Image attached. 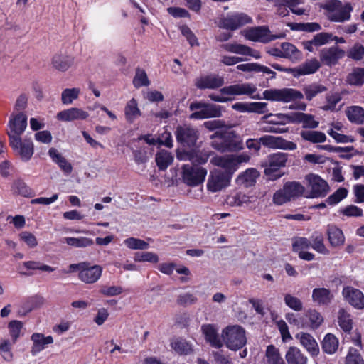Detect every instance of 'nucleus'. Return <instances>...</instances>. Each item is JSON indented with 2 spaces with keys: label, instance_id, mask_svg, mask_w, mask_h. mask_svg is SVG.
<instances>
[{
  "label": "nucleus",
  "instance_id": "42",
  "mask_svg": "<svg viewBox=\"0 0 364 364\" xmlns=\"http://www.w3.org/2000/svg\"><path fill=\"white\" fill-rule=\"evenodd\" d=\"M326 90V87L319 83H312L310 85H306L303 87L306 99L311 101L318 94L322 93Z\"/></svg>",
  "mask_w": 364,
  "mask_h": 364
},
{
  "label": "nucleus",
  "instance_id": "35",
  "mask_svg": "<svg viewBox=\"0 0 364 364\" xmlns=\"http://www.w3.org/2000/svg\"><path fill=\"white\" fill-rule=\"evenodd\" d=\"M328 239L331 246L338 247L343 245L345 237L341 229L335 225H328L327 229Z\"/></svg>",
  "mask_w": 364,
  "mask_h": 364
},
{
  "label": "nucleus",
  "instance_id": "9",
  "mask_svg": "<svg viewBox=\"0 0 364 364\" xmlns=\"http://www.w3.org/2000/svg\"><path fill=\"white\" fill-rule=\"evenodd\" d=\"M207 175V170L203 167L190 164L182 166V179L188 186H197L203 183Z\"/></svg>",
  "mask_w": 364,
  "mask_h": 364
},
{
  "label": "nucleus",
  "instance_id": "16",
  "mask_svg": "<svg viewBox=\"0 0 364 364\" xmlns=\"http://www.w3.org/2000/svg\"><path fill=\"white\" fill-rule=\"evenodd\" d=\"M225 83L223 77L215 74L203 75L195 80V86L200 90H215L222 87Z\"/></svg>",
  "mask_w": 364,
  "mask_h": 364
},
{
  "label": "nucleus",
  "instance_id": "25",
  "mask_svg": "<svg viewBox=\"0 0 364 364\" xmlns=\"http://www.w3.org/2000/svg\"><path fill=\"white\" fill-rule=\"evenodd\" d=\"M88 117L89 114L83 109L72 107L58 112L56 117L60 121L70 122L86 119Z\"/></svg>",
  "mask_w": 364,
  "mask_h": 364
},
{
  "label": "nucleus",
  "instance_id": "21",
  "mask_svg": "<svg viewBox=\"0 0 364 364\" xmlns=\"http://www.w3.org/2000/svg\"><path fill=\"white\" fill-rule=\"evenodd\" d=\"M222 48L230 53L251 56L255 59H259L261 58V55L259 51L243 44H239L237 43H226L222 45Z\"/></svg>",
  "mask_w": 364,
  "mask_h": 364
},
{
  "label": "nucleus",
  "instance_id": "20",
  "mask_svg": "<svg viewBox=\"0 0 364 364\" xmlns=\"http://www.w3.org/2000/svg\"><path fill=\"white\" fill-rule=\"evenodd\" d=\"M102 273V268L100 265L90 266L85 262V267L79 272V279L86 284H93L99 280Z\"/></svg>",
  "mask_w": 364,
  "mask_h": 364
},
{
  "label": "nucleus",
  "instance_id": "48",
  "mask_svg": "<svg viewBox=\"0 0 364 364\" xmlns=\"http://www.w3.org/2000/svg\"><path fill=\"white\" fill-rule=\"evenodd\" d=\"M173 160V156L167 151H161L156 154V162L160 170L166 169Z\"/></svg>",
  "mask_w": 364,
  "mask_h": 364
},
{
  "label": "nucleus",
  "instance_id": "3",
  "mask_svg": "<svg viewBox=\"0 0 364 364\" xmlns=\"http://www.w3.org/2000/svg\"><path fill=\"white\" fill-rule=\"evenodd\" d=\"M221 338L223 345L231 350H237L247 343L245 331L238 325L228 326L223 328Z\"/></svg>",
  "mask_w": 364,
  "mask_h": 364
},
{
  "label": "nucleus",
  "instance_id": "36",
  "mask_svg": "<svg viewBox=\"0 0 364 364\" xmlns=\"http://www.w3.org/2000/svg\"><path fill=\"white\" fill-rule=\"evenodd\" d=\"M282 49V58L289 59L292 62H298L302 58V54L296 46L290 43H282L281 44Z\"/></svg>",
  "mask_w": 364,
  "mask_h": 364
},
{
  "label": "nucleus",
  "instance_id": "43",
  "mask_svg": "<svg viewBox=\"0 0 364 364\" xmlns=\"http://www.w3.org/2000/svg\"><path fill=\"white\" fill-rule=\"evenodd\" d=\"M311 246L312 248L323 255H328L329 251L323 243V236L321 233L315 232L311 237Z\"/></svg>",
  "mask_w": 364,
  "mask_h": 364
},
{
  "label": "nucleus",
  "instance_id": "59",
  "mask_svg": "<svg viewBox=\"0 0 364 364\" xmlns=\"http://www.w3.org/2000/svg\"><path fill=\"white\" fill-rule=\"evenodd\" d=\"M249 202V197L242 193H237L227 198V203L231 206H241Z\"/></svg>",
  "mask_w": 364,
  "mask_h": 364
},
{
  "label": "nucleus",
  "instance_id": "33",
  "mask_svg": "<svg viewBox=\"0 0 364 364\" xmlns=\"http://www.w3.org/2000/svg\"><path fill=\"white\" fill-rule=\"evenodd\" d=\"M14 150L16 151L23 161L30 160L33 154V144L31 140H24L22 141L20 137V144L14 147L11 146Z\"/></svg>",
  "mask_w": 364,
  "mask_h": 364
},
{
  "label": "nucleus",
  "instance_id": "60",
  "mask_svg": "<svg viewBox=\"0 0 364 364\" xmlns=\"http://www.w3.org/2000/svg\"><path fill=\"white\" fill-rule=\"evenodd\" d=\"M345 364H364V360L357 349L350 348Z\"/></svg>",
  "mask_w": 364,
  "mask_h": 364
},
{
  "label": "nucleus",
  "instance_id": "30",
  "mask_svg": "<svg viewBox=\"0 0 364 364\" xmlns=\"http://www.w3.org/2000/svg\"><path fill=\"white\" fill-rule=\"evenodd\" d=\"M210 163L214 166L223 168L230 174L237 170L232 155L216 156L210 159Z\"/></svg>",
  "mask_w": 364,
  "mask_h": 364
},
{
  "label": "nucleus",
  "instance_id": "64",
  "mask_svg": "<svg viewBox=\"0 0 364 364\" xmlns=\"http://www.w3.org/2000/svg\"><path fill=\"white\" fill-rule=\"evenodd\" d=\"M123 291V289L120 286H102L100 293L106 296H114L119 295Z\"/></svg>",
  "mask_w": 364,
  "mask_h": 364
},
{
  "label": "nucleus",
  "instance_id": "50",
  "mask_svg": "<svg viewBox=\"0 0 364 364\" xmlns=\"http://www.w3.org/2000/svg\"><path fill=\"white\" fill-rule=\"evenodd\" d=\"M80 93V89L77 87L66 88L61 93V102L63 105H70L77 100Z\"/></svg>",
  "mask_w": 364,
  "mask_h": 364
},
{
  "label": "nucleus",
  "instance_id": "22",
  "mask_svg": "<svg viewBox=\"0 0 364 364\" xmlns=\"http://www.w3.org/2000/svg\"><path fill=\"white\" fill-rule=\"evenodd\" d=\"M342 294L345 299L358 309L364 308V295L358 289L350 287L343 288Z\"/></svg>",
  "mask_w": 364,
  "mask_h": 364
},
{
  "label": "nucleus",
  "instance_id": "56",
  "mask_svg": "<svg viewBox=\"0 0 364 364\" xmlns=\"http://www.w3.org/2000/svg\"><path fill=\"white\" fill-rule=\"evenodd\" d=\"M134 259L135 262H149L151 263H157L159 257L156 253L151 252H138L134 254Z\"/></svg>",
  "mask_w": 364,
  "mask_h": 364
},
{
  "label": "nucleus",
  "instance_id": "34",
  "mask_svg": "<svg viewBox=\"0 0 364 364\" xmlns=\"http://www.w3.org/2000/svg\"><path fill=\"white\" fill-rule=\"evenodd\" d=\"M300 136L303 140L312 144L323 143L326 140L325 133L313 129L301 130L300 132Z\"/></svg>",
  "mask_w": 364,
  "mask_h": 364
},
{
  "label": "nucleus",
  "instance_id": "29",
  "mask_svg": "<svg viewBox=\"0 0 364 364\" xmlns=\"http://www.w3.org/2000/svg\"><path fill=\"white\" fill-rule=\"evenodd\" d=\"M296 338L299 340L301 346L306 348L311 355H318L319 353V347L311 335L306 333H300L296 334Z\"/></svg>",
  "mask_w": 364,
  "mask_h": 364
},
{
  "label": "nucleus",
  "instance_id": "57",
  "mask_svg": "<svg viewBox=\"0 0 364 364\" xmlns=\"http://www.w3.org/2000/svg\"><path fill=\"white\" fill-rule=\"evenodd\" d=\"M23 323L20 321L14 320L9 323L8 328L13 343H15L20 336Z\"/></svg>",
  "mask_w": 364,
  "mask_h": 364
},
{
  "label": "nucleus",
  "instance_id": "37",
  "mask_svg": "<svg viewBox=\"0 0 364 364\" xmlns=\"http://www.w3.org/2000/svg\"><path fill=\"white\" fill-rule=\"evenodd\" d=\"M48 154L52 160L55 162L59 167L66 173L70 174L72 172L73 167L69 163L55 148H51L48 151Z\"/></svg>",
  "mask_w": 364,
  "mask_h": 364
},
{
  "label": "nucleus",
  "instance_id": "53",
  "mask_svg": "<svg viewBox=\"0 0 364 364\" xmlns=\"http://www.w3.org/2000/svg\"><path fill=\"white\" fill-rule=\"evenodd\" d=\"M65 242L70 246L75 247H86L93 244L92 239L85 237H68L64 238Z\"/></svg>",
  "mask_w": 364,
  "mask_h": 364
},
{
  "label": "nucleus",
  "instance_id": "12",
  "mask_svg": "<svg viewBox=\"0 0 364 364\" xmlns=\"http://www.w3.org/2000/svg\"><path fill=\"white\" fill-rule=\"evenodd\" d=\"M259 141L263 146L270 149L292 151L297 148L294 142L287 141L281 136L264 135L259 138Z\"/></svg>",
  "mask_w": 364,
  "mask_h": 364
},
{
  "label": "nucleus",
  "instance_id": "62",
  "mask_svg": "<svg viewBox=\"0 0 364 364\" xmlns=\"http://www.w3.org/2000/svg\"><path fill=\"white\" fill-rule=\"evenodd\" d=\"M285 318L290 324L298 328H306L308 326L304 317H299L294 313H287L285 315Z\"/></svg>",
  "mask_w": 364,
  "mask_h": 364
},
{
  "label": "nucleus",
  "instance_id": "47",
  "mask_svg": "<svg viewBox=\"0 0 364 364\" xmlns=\"http://www.w3.org/2000/svg\"><path fill=\"white\" fill-rule=\"evenodd\" d=\"M305 317L309 320V322L305 321L311 328H317L323 322V319L319 312L315 309H309L305 314Z\"/></svg>",
  "mask_w": 364,
  "mask_h": 364
},
{
  "label": "nucleus",
  "instance_id": "19",
  "mask_svg": "<svg viewBox=\"0 0 364 364\" xmlns=\"http://www.w3.org/2000/svg\"><path fill=\"white\" fill-rule=\"evenodd\" d=\"M257 90V87L255 85L251 83H241L235 84L224 87L220 90V92L222 95H251L255 93Z\"/></svg>",
  "mask_w": 364,
  "mask_h": 364
},
{
  "label": "nucleus",
  "instance_id": "7",
  "mask_svg": "<svg viewBox=\"0 0 364 364\" xmlns=\"http://www.w3.org/2000/svg\"><path fill=\"white\" fill-rule=\"evenodd\" d=\"M9 131L8 135L11 146L16 147L20 144V137L27 127V117L21 112L11 118L9 122Z\"/></svg>",
  "mask_w": 364,
  "mask_h": 364
},
{
  "label": "nucleus",
  "instance_id": "27",
  "mask_svg": "<svg viewBox=\"0 0 364 364\" xmlns=\"http://www.w3.org/2000/svg\"><path fill=\"white\" fill-rule=\"evenodd\" d=\"M333 298L334 296L329 289L318 287L312 291V301L318 306H328Z\"/></svg>",
  "mask_w": 364,
  "mask_h": 364
},
{
  "label": "nucleus",
  "instance_id": "45",
  "mask_svg": "<svg viewBox=\"0 0 364 364\" xmlns=\"http://www.w3.org/2000/svg\"><path fill=\"white\" fill-rule=\"evenodd\" d=\"M347 117L348 119L356 124L364 123V109L358 106H353L348 109Z\"/></svg>",
  "mask_w": 364,
  "mask_h": 364
},
{
  "label": "nucleus",
  "instance_id": "13",
  "mask_svg": "<svg viewBox=\"0 0 364 364\" xmlns=\"http://www.w3.org/2000/svg\"><path fill=\"white\" fill-rule=\"evenodd\" d=\"M306 179L311 189V198L323 197L328 193L329 191L328 183L318 175L309 174L306 176Z\"/></svg>",
  "mask_w": 364,
  "mask_h": 364
},
{
  "label": "nucleus",
  "instance_id": "24",
  "mask_svg": "<svg viewBox=\"0 0 364 364\" xmlns=\"http://www.w3.org/2000/svg\"><path fill=\"white\" fill-rule=\"evenodd\" d=\"M222 116V107L220 105L207 103L202 111H196L190 115L191 119H203Z\"/></svg>",
  "mask_w": 364,
  "mask_h": 364
},
{
  "label": "nucleus",
  "instance_id": "54",
  "mask_svg": "<svg viewBox=\"0 0 364 364\" xmlns=\"http://www.w3.org/2000/svg\"><path fill=\"white\" fill-rule=\"evenodd\" d=\"M149 84L150 81L148 79L145 70L141 68H137L133 79L134 86L136 88H139L142 86H148Z\"/></svg>",
  "mask_w": 364,
  "mask_h": 364
},
{
  "label": "nucleus",
  "instance_id": "28",
  "mask_svg": "<svg viewBox=\"0 0 364 364\" xmlns=\"http://www.w3.org/2000/svg\"><path fill=\"white\" fill-rule=\"evenodd\" d=\"M75 63V58L66 53L55 54L52 58L53 68L60 71L65 72L71 68Z\"/></svg>",
  "mask_w": 364,
  "mask_h": 364
},
{
  "label": "nucleus",
  "instance_id": "4",
  "mask_svg": "<svg viewBox=\"0 0 364 364\" xmlns=\"http://www.w3.org/2000/svg\"><path fill=\"white\" fill-rule=\"evenodd\" d=\"M305 191V188L299 182H286L283 188L277 191L273 195V203L277 205H282L301 196Z\"/></svg>",
  "mask_w": 364,
  "mask_h": 364
},
{
  "label": "nucleus",
  "instance_id": "14",
  "mask_svg": "<svg viewBox=\"0 0 364 364\" xmlns=\"http://www.w3.org/2000/svg\"><path fill=\"white\" fill-rule=\"evenodd\" d=\"M176 135L179 143L188 147L194 146L198 139V130L187 125L178 127Z\"/></svg>",
  "mask_w": 364,
  "mask_h": 364
},
{
  "label": "nucleus",
  "instance_id": "1",
  "mask_svg": "<svg viewBox=\"0 0 364 364\" xmlns=\"http://www.w3.org/2000/svg\"><path fill=\"white\" fill-rule=\"evenodd\" d=\"M211 146L221 152L237 151L243 148L242 140L234 132H217L211 136Z\"/></svg>",
  "mask_w": 364,
  "mask_h": 364
},
{
  "label": "nucleus",
  "instance_id": "8",
  "mask_svg": "<svg viewBox=\"0 0 364 364\" xmlns=\"http://www.w3.org/2000/svg\"><path fill=\"white\" fill-rule=\"evenodd\" d=\"M288 160V154L283 152H277L268 156V164L264 167V173L271 180L279 178L282 174L279 173L281 168L286 166Z\"/></svg>",
  "mask_w": 364,
  "mask_h": 364
},
{
  "label": "nucleus",
  "instance_id": "26",
  "mask_svg": "<svg viewBox=\"0 0 364 364\" xmlns=\"http://www.w3.org/2000/svg\"><path fill=\"white\" fill-rule=\"evenodd\" d=\"M294 113L291 114H267L261 117L259 124L266 123L274 125H285L293 123Z\"/></svg>",
  "mask_w": 364,
  "mask_h": 364
},
{
  "label": "nucleus",
  "instance_id": "10",
  "mask_svg": "<svg viewBox=\"0 0 364 364\" xmlns=\"http://www.w3.org/2000/svg\"><path fill=\"white\" fill-rule=\"evenodd\" d=\"M271 66L279 71L291 74L294 77L301 75H310L316 73L320 68V63L316 58L307 60L299 66L294 68H284L277 63L271 64Z\"/></svg>",
  "mask_w": 364,
  "mask_h": 364
},
{
  "label": "nucleus",
  "instance_id": "44",
  "mask_svg": "<svg viewBox=\"0 0 364 364\" xmlns=\"http://www.w3.org/2000/svg\"><path fill=\"white\" fill-rule=\"evenodd\" d=\"M338 347V341L335 336L328 333L322 342V348L326 353H334Z\"/></svg>",
  "mask_w": 364,
  "mask_h": 364
},
{
  "label": "nucleus",
  "instance_id": "18",
  "mask_svg": "<svg viewBox=\"0 0 364 364\" xmlns=\"http://www.w3.org/2000/svg\"><path fill=\"white\" fill-rule=\"evenodd\" d=\"M201 332L205 341L210 346L215 348H220L223 346L222 339L218 333V328L216 325L205 323L201 326Z\"/></svg>",
  "mask_w": 364,
  "mask_h": 364
},
{
  "label": "nucleus",
  "instance_id": "61",
  "mask_svg": "<svg viewBox=\"0 0 364 364\" xmlns=\"http://www.w3.org/2000/svg\"><path fill=\"white\" fill-rule=\"evenodd\" d=\"M311 246V240L306 237H295L293 240L292 248L294 252L304 251Z\"/></svg>",
  "mask_w": 364,
  "mask_h": 364
},
{
  "label": "nucleus",
  "instance_id": "2",
  "mask_svg": "<svg viewBox=\"0 0 364 364\" xmlns=\"http://www.w3.org/2000/svg\"><path fill=\"white\" fill-rule=\"evenodd\" d=\"M321 8L326 11L327 18L336 23L349 21L353 9L350 3L343 4L339 0H328L322 4Z\"/></svg>",
  "mask_w": 364,
  "mask_h": 364
},
{
  "label": "nucleus",
  "instance_id": "5",
  "mask_svg": "<svg viewBox=\"0 0 364 364\" xmlns=\"http://www.w3.org/2000/svg\"><path fill=\"white\" fill-rule=\"evenodd\" d=\"M304 98V94L293 88L269 89L263 92V99L283 103H289Z\"/></svg>",
  "mask_w": 364,
  "mask_h": 364
},
{
  "label": "nucleus",
  "instance_id": "15",
  "mask_svg": "<svg viewBox=\"0 0 364 364\" xmlns=\"http://www.w3.org/2000/svg\"><path fill=\"white\" fill-rule=\"evenodd\" d=\"M346 52L337 46L326 48L320 52V60L324 65L332 66L345 56Z\"/></svg>",
  "mask_w": 364,
  "mask_h": 364
},
{
  "label": "nucleus",
  "instance_id": "6",
  "mask_svg": "<svg viewBox=\"0 0 364 364\" xmlns=\"http://www.w3.org/2000/svg\"><path fill=\"white\" fill-rule=\"evenodd\" d=\"M241 34L247 39L254 42L267 43L276 39L285 37L284 33L273 35L268 27L264 26H256L244 29Z\"/></svg>",
  "mask_w": 364,
  "mask_h": 364
},
{
  "label": "nucleus",
  "instance_id": "31",
  "mask_svg": "<svg viewBox=\"0 0 364 364\" xmlns=\"http://www.w3.org/2000/svg\"><path fill=\"white\" fill-rule=\"evenodd\" d=\"M293 123L302 124L303 128L314 129L318 127L319 122L314 119V116L304 112L294 113Z\"/></svg>",
  "mask_w": 364,
  "mask_h": 364
},
{
  "label": "nucleus",
  "instance_id": "38",
  "mask_svg": "<svg viewBox=\"0 0 364 364\" xmlns=\"http://www.w3.org/2000/svg\"><path fill=\"white\" fill-rule=\"evenodd\" d=\"M124 114L127 121L132 123L136 118L141 115L137 101L132 98L129 100L124 107Z\"/></svg>",
  "mask_w": 364,
  "mask_h": 364
},
{
  "label": "nucleus",
  "instance_id": "51",
  "mask_svg": "<svg viewBox=\"0 0 364 364\" xmlns=\"http://www.w3.org/2000/svg\"><path fill=\"white\" fill-rule=\"evenodd\" d=\"M338 319L340 327L344 331L349 332L352 329V318L345 309H341L339 310Z\"/></svg>",
  "mask_w": 364,
  "mask_h": 364
},
{
  "label": "nucleus",
  "instance_id": "63",
  "mask_svg": "<svg viewBox=\"0 0 364 364\" xmlns=\"http://www.w3.org/2000/svg\"><path fill=\"white\" fill-rule=\"evenodd\" d=\"M314 46L316 47L321 46L333 41V34L326 32L317 33L314 37Z\"/></svg>",
  "mask_w": 364,
  "mask_h": 364
},
{
  "label": "nucleus",
  "instance_id": "23",
  "mask_svg": "<svg viewBox=\"0 0 364 364\" xmlns=\"http://www.w3.org/2000/svg\"><path fill=\"white\" fill-rule=\"evenodd\" d=\"M31 341L33 345L31 348V353L33 355H37L38 353L44 350L46 346L52 344L54 341L53 336H45L41 333H34L31 336Z\"/></svg>",
  "mask_w": 364,
  "mask_h": 364
},
{
  "label": "nucleus",
  "instance_id": "55",
  "mask_svg": "<svg viewBox=\"0 0 364 364\" xmlns=\"http://www.w3.org/2000/svg\"><path fill=\"white\" fill-rule=\"evenodd\" d=\"M124 245L129 249L132 250H146L149 247V243L143 240L129 237L124 241Z\"/></svg>",
  "mask_w": 364,
  "mask_h": 364
},
{
  "label": "nucleus",
  "instance_id": "41",
  "mask_svg": "<svg viewBox=\"0 0 364 364\" xmlns=\"http://www.w3.org/2000/svg\"><path fill=\"white\" fill-rule=\"evenodd\" d=\"M348 84L355 86H361L364 84V68H355L348 74L346 78Z\"/></svg>",
  "mask_w": 364,
  "mask_h": 364
},
{
  "label": "nucleus",
  "instance_id": "46",
  "mask_svg": "<svg viewBox=\"0 0 364 364\" xmlns=\"http://www.w3.org/2000/svg\"><path fill=\"white\" fill-rule=\"evenodd\" d=\"M13 342L8 339H0V353L2 359L6 362H11L14 360V353L11 352Z\"/></svg>",
  "mask_w": 364,
  "mask_h": 364
},
{
  "label": "nucleus",
  "instance_id": "17",
  "mask_svg": "<svg viewBox=\"0 0 364 364\" xmlns=\"http://www.w3.org/2000/svg\"><path fill=\"white\" fill-rule=\"evenodd\" d=\"M230 176L220 171L211 173L207 183V188L211 192H217L228 186L230 183Z\"/></svg>",
  "mask_w": 364,
  "mask_h": 364
},
{
  "label": "nucleus",
  "instance_id": "11",
  "mask_svg": "<svg viewBox=\"0 0 364 364\" xmlns=\"http://www.w3.org/2000/svg\"><path fill=\"white\" fill-rule=\"evenodd\" d=\"M251 22V18L247 14L243 13H236L228 15L226 17L222 18L220 21L219 27L234 31Z\"/></svg>",
  "mask_w": 364,
  "mask_h": 364
},
{
  "label": "nucleus",
  "instance_id": "32",
  "mask_svg": "<svg viewBox=\"0 0 364 364\" xmlns=\"http://www.w3.org/2000/svg\"><path fill=\"white\" fill-rule=\"evenodd\" d=\"M285 358L288 364H307L308 362L307 357L295 346L289 348Z\"/></svg>",
  "mask_w": 364,
  "mask_h": 364
},
{
  "label": "nucleus",
  "instance_id": "58",
  "mask_svg": "<svg viewBox=\"0 0 364 364\" xmlns=\"http://www.w3.org/2000/svg\"><path fill=\"white\" fill-rule=\"evenodd\" d=\"M348 191L345 188H339L333 194L329 196L326 199V202L328 205H335L341 201L343 198L347 196Z\"/></svg>",
  "mask_w": 364,
  "mask_h": 364
},
{
  "label": "nucleus",
  "instance_id": "40",
  "mask_svg": "<svg viewBox=\"0 0 364 364\" xmlns=\"http://www.w3.org/2000/svg\"><path fill=\"white\" fill-rule=\"evenodd\" d=\"M171 347L177 353L181 355H188L193 352L192 344L181 338L173 340Z\"/></svg>",
  "mask_w": 364,
  "mask_h": 364
},
{
  "label": "nucleus",
  "instance_id": "39",
  "mask_svg": "<svg viewBox=\"0 0 364 364\" xmlns=\"http://www.w3.org/2000/svg\"><path fill=\"white\" fill-rule=\"evenodd\" d=\"M259 176V173L255 168H249L237 177V181L242 186L250 187L255 183Z\"/></svg>",
  "mask_w": 364,
  "mask_h": 364
},
{
  "label": "nucleus",
  "instance_id": "49",
  "mask_svg": "<svg viewBox=\"0 0 364 364\" xmlns=\"http://www.w3.org/2000/svg\"><path fill=\"white\" fill-rule=\"evenodd\" d=\"M266 356L269 364H286L279 350L273 345L267 346Z\"/></svg>",
  "mask_w": 364,
  "mask_h": 364
},
{
  "label": "nucleus",
  "instance_id": "52",
  "mask_svg": "<svg viewBox=\"0 0 364 364\" xmlns=\"http://www.w3.org/2000/svg\"><path fill=\"white\" fill-rule=\"evenodd\" d=\"M284 301L286 306L295 311H301L304 309L301 299L291 294L284 295Z\"/></svg>",
  "mask_w": 364,
  "mask_h": 364
}]
</instances>
